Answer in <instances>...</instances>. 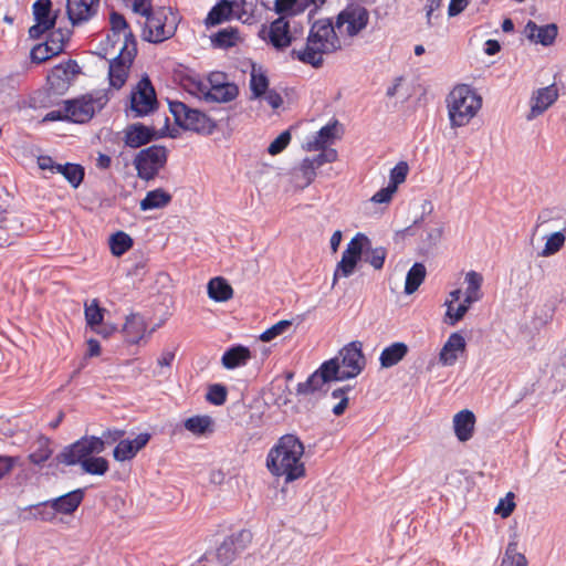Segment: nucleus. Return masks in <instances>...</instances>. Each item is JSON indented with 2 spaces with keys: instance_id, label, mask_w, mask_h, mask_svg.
Masks as SVG:
<instances>
[{
  "instance_id": "8",
  "label": "nucleus",
  "mask_w": 566,
  "mask_h": 566,
  "mask_svg": "<svg viewBox=\"0 0 566 566\" xmlns=\"http://www.w3.org/2000/svg\"><path fill=\"white\" fill-rule=\"evenodd\" d=\"M104 451V441L95 436L83 437L74 443L65 447L57 454L56 460L65 465L82 464L92 454Z\"/></svg>"
},
{
  "instance_id": "18",
  "label": "nucleus",
  "mask_w": 566,
  "mask_h": 566,
  "mask_svg": "<svg viewBox=\"0 0 566 566\" xmlns=\"http://www.w3.org/2000/svg\"><path fill=\"white\" fill-rule=\"evenodd\" d=\"M289 15L280 14L269 27V30L262 29L260 36L266 40L275 49L282 50L291 45L292 34L290 22L286 20Z\"/></svg>"
},
{
  "instance_id": "9",
  "label": "nucleus",
  "mask_w": 566,
  "mask_h": 566,
  "mask_svg": "<svg viewBox=\"0 0 566 566\" xmlns=\"http://www.w3.org/2000/svg\"><path fill=\"white\" fill-rule=\"evenodd\" d=\"M366 244H369V239L364 233L359 232L352 238L334 271L333 285L339 277H348L355 272Z\"/></svg>"
},
{
  "instance_id": "4",
  "label": "nucleus",
  "mask_w": 566,
  "mask_h": 566,
  "mask_svg": "<svg viewBox=\"0 0 566 566\" xmlns=\"http://www.w3.org/2000/svg\"><path fill=\"white\" fill-rule=\"evenodd\" d=\"M178 22L177 13L170 8H159L146 18L144 39L151 43H161L175 35Z\"/></svg>"
},
{
  "instance_id": "27",
  "label": "nucleus",
  "mask_w": 566,
  "mask_h": 566,
  "mask_svg": "<svg viewBox=\"0 0 566 566\" xmlns=\"http://www.w3.org/2000/svg\"><path fill=\"white\" fill-rule=\"evenodd\" d=\"M326 0H275L274 9L279 14L298 15L311 6L315 10L324 6Z\"/></svg>"
},
{
  "instance_id": "51",
  "label": "nucleus",
  "mask_w": 566,
  "mask_h": 566,
  "mask_svg": "<svg viewBox=\"0 0 566 566\" xmlns=\"http://www.w3.org/2000/svg\"><path fill=\"white\" fill-rule=\"evenodd\" d=\"M326 384L325 380L321 379V375L314 371L304 382H300L296 387L297 395L307 396L321 390Z\"/></svg>"
},
{
  "instance_id": "6",
  "label": "nucleus",
  "mask_w": 566,
  "mask_h": 566,
  "mask_svg": "<svg viewBox=\"0 0 566 566\" xmlns=\"http://www.w3.org/2000/svg\"><path fill=\"white\" fill-rule=\"evenodd\" d=\"M168 149L161 145H151L142 149L134 158L137 176L146 181L153 180L166 166Z\"/></svg>"
},
{
  "instance_id": "12",
  "label": "nucleus",
  "mask_w": 566,
  "mask_h": 566,
  "mask_svg": "<svg viewBox=\"0 0 566 566\" xmlns=\"http://www.w3.org/2000/svg\"><path fill=\"white\" fill-rule=\"evenodd\" d=\"M101 10V0H65V14L72 27L94 20Z\"/></svg>"
},
{
  "instance_id": "31",
  "label": "nucleus",
  "mask_w": 566,
  "mask_h": 566,
  "mask_svg": "<svg viewBox=\"0 0 566 566\" xmlns=\"http://www.w3.org/2000/svg\"><path fill=\"white\" fill-rule=\"evenodd\" d=\"M250 359V349L245 346L237 345L224 352L221 361L227 369H234L244 366Z\"/></svg>"
},
{
  "instance_id": "23",
  "label": "nucleus",
  "mask_w": 566,
  "mask_h": 566,
  "mask_svg": "<svg viewBox=\"0 0 566 566\" xmlns=\"http://www.w3.org/2000/svg\"><path fill=\"white\" fill-rule=\"evenodd\" d=\"M526 38L534 42L539 43L544 46L552 45L558 34V28L555 23L546 25H537L534 21L530 20L525 25Z\"/></svg>"
},
{
  "instance_id": "26",
  "label": "nucleus",
  "mask_w": 566,
  "mask_h": 566,
  "mask_svg": "<svg viewBox=\"0 0 566 566\" xmlns=\"http://www.w3.org/2000/svg\"><path fill=\"white\" fill-rule=\"evenodd\" d=\"M84 496V490L76 489L59 497L48 500V503L54 506L56 514L71 515L78 509Z\"/></svg>"
},
{
  "instance_id": "53",
  "label": "nucleus",
  "mask_w": 566,
  "mask_h": 566,
  "mask_svg": "<svg viewBox=\"0 0 566 566\" xmlns=\"http://www.w3.org/2000/svg\"><path fill=\"white\" fill-rule=\"evenodd\" d=\"M33 511V517L42 522H53L56 518V512L48 501L34 504L30 506Z\"/></svg>"
},
{
  "instance_id": "62",
  "label": "nucleus",
  "mask_w": 566,
  "mask_h": 566,
  "mask_svg": "<svg viewBox=\"0 0 566 566\" xmlns=\"http://www.w3.org/2000/svg\"><path fill=\"white\" fill-rule=\"evenodd\" d=\"M125 3L133 10V12L145 18L155 11L153 10L151 0H125Z\"/></svg>"
},
{
  "instance_id": "37",
  "label": "nucleus",
  "mask_w": 566,
  "mask_h": 566,
  "mask_svg": "<svg viewBox=\"0 0 566 566\" xmlns=\"http://www.w3.org/2000/svg\"><path fill=\"white\" fill-rule=\"evenodd\" d=\"M210 83V76L208 78H201L199 75H186L181 80V85L189 94L205 99L207 98L208 87Z\"/></svg>"
},
{
  "instance_id": "32",
  "label": "nucleus",
  "mask_w": 566,
  "mask_h": 566,
  "mask_svg": "<svg viewBox=\"0 0 566 566\" xmlns=\"http://www.w3.org/2000/svg\"><path fill=\"white\" fill-rule=\"evenodd\" d=\"M208 296L214 302H227L233 297V289L222 276H216L208 282Z\"/></svg>"
},
{
  "instance_id": "41",
  "label": "nucleus",
  "mask_w": 566,
  "mask_h": 566,
  "mask_svg": "<svg viewBox=\"0 0 566 566\" xmlns=\"http://www.w3.org/2000/svg\"><path fill=\"white\" fill-rule=\"evenodd\" d=\"M426 266L422 263H415L407 273L405 293H415L426 279Z\"/></svg>"
},
{
  "instance_id": "3",
  "label": "nucleus",
  "mask_w": 566,
  "mask_h": 566,
  "mask_svg": "<svg viewBox=\"0 0 566 566\" xmlns=\"http://www.w3.org/2000/svg\"><path fill=\"white\" fill-rule=\"evenodd\" d=\"M451 128L467 126L482 107L481 95L468 84H458L446 98Z\"/></svg>"
},
{
  "instance_id": "35",
  "label": "nucleus",
  "mask_w": 566,
  "mask_h": 566,
  "mask_svg": "<svg viewBox=\"0 0 566 566\" xmlns=\"http://www.w3.org/2000/svg\"><path fill=\"white\" fill-rule=\"evenodd\" d=\"M53 454L51 448V440L41 434L36 438L32 451L29 453L28 459L35 465H41L46 462Z\"/></svg>"
},
{
  "instance_id": "60",
  "label": "nucleus",
  "mask_w": 566,
  "mask_h": 566,
  "mask_svg": "<svg viewBox=\"0 0 566 566\" xmlns=\"http://www.w3.org/2000/svg\"><path fill=\"white\" fill-rule=\"evenodd\" d=\"M350 390V387L347 386V387H343V388H337L335 390H333L332 392V397L337 399L339 398V402L336 403L334 407H333V413L337 417L342 416L345 410L347 409L348 407V397H347V392Z\"/></svg>"
},
{
  "instance_id": "1",
  "label": "nucleus",
  "mask_w": 566,
  "mask_h": 566,
  "mask_svg": "<svg viewBox=\"0 0 566 566\" xmlns=\"http://www.w3.org/2000/svg\"><path fill=\"white\" fill-rule=\"evenodd\" d=\"M303 442L294 434H284L270 449L266 455V469L276 478H283L286 483L302 479L306 474L302 461Z\"/></svg>"
},
{
  "instance_id": "24",
  "label": "nucleus",
  "mask_w": 566,
  "mask_h": 566,
  "mask_svg": "<svg viewBox=\"0 0 566 566\" xmlns=\"http://www.w3.org/2000/svg\"><path fill=\"white\" fill-rule=\"evenodd\" d=\"M467 343L460 333H452L439 354V361L443 366H452L458 360L459 354L465 352Z\"/></svg>"
},
{
  "instance_id": "54",
  "label": "nucleus",
  "mask_w": 566,
  "mask_h": 566,
  "mask_svg": "<svg viewBox=\"0 0 566 566\" xmlns=\"http://www.w3.org/2000/svg\"><path fill=\"white\" fill-rule=\"evenodd\" d=\"M55 55L57 54L46 42L34 45L30 52L31 61L36 64L43 63Z\"/></svg>"
},
{
  "instance_id": "10",
  "label": "nucleus",
  "mask_w": 566,
  "mask_h": 566,
  "mask_svg": "<svg viewBox=\"0 0 566 566\" xmlns=\"http://www.w3.org/2000/svg\"><path fill=\"white\" fill-rule=\"evenodd\" d=\"M369 22L368 10L360 4H348L343 9L335 21L340 35L355 36L359 34Z\"/></svg>"
},
{
  "instance_id": "42",
  "label": "nucleus",
  "mask_w": 566,
  "mask_h": 566,
  "mask_svg": "<svg viewBox=\"0 0 566 566\" xmlns=\"http://www.w3.org/2000/svg\"><path fill=\"white\" fill-rule=\"evenodd\" d=\"M52 2L51 0H36L33 3V15L36 22H41L42 25L50 24L55 25L57 12L51 14Z\"/></svg>"
},
{
  "instance_id": "61",
  "label": "nucleus",
  "mask_w": 566,
  "mask_h": 566,
  "mask_svg": "<svg viewBox=\"0 0 566 566\" xmlns=\"http://www.w3.org/2000/svg\"><path fill=\"white\" fill-rule=\"evenodd\" d=\"M291 133L289 130L282 132L268 147V153L275 156L282 153L291 142Z\"/></svg>"
},
{
  "instance_id": "21",
  "label": "nucleus",
  "mask_w": 566,
  "mask_h": 566,
  "mask_svg": "<svg viewBox=\"0 0 566 566\" xmlns=\"http://www.w3.org/2000/svg\"><path fill=\"white\" fill-rule=\"evenodd\" d=\"M558 88L555 84L538 88L531 98V113L528 119L547 111L558 98Z\"/></svg>"
},
{
  "instance_id": "30",
  "label": "nucleus",
  "mask_w": 566,
  "mask_h": 566,
  "mask_svg": "<svg viewBox=\"0 0 566 566\" xmlns=\"http://www.w3.org/2000/svg\"><path fill=\"white\" fill-rule=\"evenodd\" d=\"M123 331L128 343L138 344L146 334L147 323L142 315L130 314L126 318Z\"/></svg>"
},
{
  "instance_id": "15",
  "label": "nucleus",
  "mask_w": 566,
  "mask_h": 566,
  "mask_svg": "<svg viewBox=\"0 0 566 566\" xmlns=\"http://www.w3.org/2000/svg\"><path fill=\"white\" fill-rule=\"evenodd\" d=\"M251 539L252 534L248 530H241L240 532L228 536L216 551L218 562L224 566L229 565L235 559L238 554L247 548Z\"/></svg>"
},
{
  "instance_id": "7",
  "label": "nucleus",
  "mask_w": 566,
  "mask_h": 566,
  "mask_svg": "<svg viewBox=\"0 0 566 566\" xmlns=\"http://www.w3.org/2000/svg\"><path fill=\"white\" fill-rule=\"evenodd\" d=\"M106 103L104 95L84 94L74 99L64 102V117L66 120L83 124L88 122L96 111Z\"/></svg>"
},
{
  "instance_id": "29",
  "label": "nucleus",
  "mask_w": 566,
  "mask_h": 566,
  "mask_svg": "<svg viewBox=\"0 0 566 566\" xmlns=\"http://www.w3.org/2000/svg\"><path fill=\"white\" fill-rule=\"evenodd\" d=\"M234 19L230 0H218L205 18L207 28L219 25Z\"/></svg>"
},
{
  "instance_id": "11",
  "label": "nucleus",
  "mask_w": 566,
  "mask_h": 566,
  "mask_svg": "<svg viewBox=\"0 0 566 566\" xmlns=\"http://www.w3.org/2000/svg\"><path fill=\"white\" fill-rule=\"evenodd\" d=\"M136 54L137 48H135L133 42L119 48L118 54L109 63L108 77L111 86L118 90L125 85Z\"/></svg>"
},
{
  "instance_id": "44",
  "label": "nucleus",
  "mask_w": 566,
  "mask_h": 566,
  "mask_svg": "<svg viewBox=\"0 0 566 566\" xmlns=\"http://www.w3.org/2000/svg\"><path fill=\"white\" fill-rule=\"evenodd\" d=\"M363 256L364 261L370 264L375 270H381L387 258V250L384 247L373 248L369 243L365 245Z\"/></svg>"
},
{
  "instance_id": "17",
  "label": "nucleus",
  "mask_w": 566,
  "mask_h": 566,
  "mask_svg": "<svg viewBox=\"0 0 566 566\" xmlns=\"http://www.w3.org/2000/svg\"><path fill=\"white\" fill-rule=\"evenodd\" d=\"M208 91L206 102L228 103L239 94L238 86L227 82V75L222 72L210 74Z\"/></svg>"
},
{
  "instance_id": "22",
  "label": "nucleus",
  "mask_w": 566,
  "mask_h": 566,
  "mask_svg": "<svg viewBox=\"0 0 566 566\" xmlns=\"http://www.w3.org/2000/svg\"><path fill=\"white\" fill-rule=\"evenodd\" d=\"M156 137V129L140 123L128 125L124 129V143L130 148H139Z\"/></svg>"
},
{
  "instance_id": "46",
  "label": "nucleus",
  "mask_w": 566,
  "mask_h": 566,
  "mask_svg": "<svg viewBox=\"0 0 566 566\" xmlns=\"http://www.w3.org/2000/svg\"><path fill=\"white\" fill-rule=\"evenodd\" d=\"M212 419L209 416H193L188 418L184 426L186 430L190 431L193 434L201 436L207 431H212Z\"/></svg>"
},
{
  "instance_id": "56",
  "label": "nucleus",
  "mask_w": 566,
  "mask_h": 566,
  "mask_svg": "<svg viewBox=\"0 0 566 566\" xmlns=\"http://www.w3.org/2000/svg\"><path fill=\"white\" fill-rule=\"evenodd\" d=\"M471 305L472 304L467 303L464 300L463 303L459 304L458 306H454V304L447 306V323L450 325H455L463 318Z\"/></svg>"
},
{
  "instance_id": "34",
  "label": "nucleus",
  "mask_w": 566,
  "mask_h": 566,
  "mask_svg": "<svg viewBox=\"0 0 566 566\" xmlns=\"http://www.w3.org/2000/svg\"><path fill=\"white\" fill-rule=\"evenodd\" d=\"M408 353V346L405 343L397 342L385 347L379 356L381 367L389 368L397 365Z\"/></svg>"
},
{
  "instance_id": "58",
  "label": "nucleus",
  "mask_w": 566,
  "mask_h": 566,
  "mask_svg": "<svg viewBox=\"0 0 566 566\" xmlns=\"http://www.w3.org/2000/svg\"><path fill=\"white\" fill-rule=\"evenodd\" d=\"M409 171V166L406 161H399L391 170H390V181L389 186H394V189L397 190L398 186L405 182L407 175Z\"/></svg>"
},
{
  "instance_id": "38",
  "label": "nucleus",
  "mask_w": 566,
  "mask_h": 566,
  "mask_svg": "<svg viewBox=\"0 0 566 566\" xmlns=\"http://www.w3.org/2000/svg\"><path fill=\"white\" fill-rule=\"evenodd\" d=\"M465 302L469 304L479 302L483 296V293L481 291L483 276L476 271H469L465 274Z\"/></svg>"
},
{
  "instance_id": "57",
  "label": "nucleus",
  "mask_w": 566,
  "mask_h": 566,
  "mask_svg": "<svg viewBox=\"0 0 566 566\" xmlns=\"http://www.w3.org/2000/svg\"><path fill=\"white\" fill-rule=\"evenodd\" d=\"M234 20L248 22L251 18L252 10L249 8L247 0H230Z\"/></svg>"
},
{
  "instance_id": "19",
  "label": "nucleus",
  "mask_w": 566,
  "mask_h": 566,
  "mask_svg": "<svg viewBox=\"0 0 566 566\" xmlns=\"http://www.w3.org/2000/svg\"><path fill=\"white\" fill-rule=\"evenodd\" d=\"M109 24L111 33L107 35L108 41L120 42V46H125L133 42L135 48H137L136 38L122 13L112 11L109 14Z\"/></svg>"
},
{
  "instance_id": "55",
  "label": "nucleus",
  "mask_w": 566,
  "mask_h": 566,
  "mask_svg": "<svg viewBox=\"0 0 566 566\" xmlns=\"http://www.w3.org/2000/svg\"><path fill=\"white\" fill-rule=\"evenodd\" d=\"M291 325H292L291 321L282 319V321L277 322L276 324H274L273 326H271L270 328L265 329L260 335V339L262 342H271L275 337L285 333L287 331V328L291 327Z\"/></svg>"
},
{
  "instance_id": "16",
  "label": "nucleus",
  "mask_w": 566,
  "mask_h": 566,
  "mask_svg": "<svg viewBox=\"0 0 566 566\" xmlns=\"http://www.w3.org/2000/svg\"><path fill=\"white\" fill-rule=\"evenodd\" d=\"M338 361L344 370L340 378H354L361 373L365 366V357L361 352V343L356 340L344 346L339 350Z\"/></svg>"
},
{
  "instance_id": "13",
  "label": "nucleus",
  "mask_w": 566,
  "mask_h": 566,
  "mask_svg": "<svg viewBox=\"0 0 566 566\" xmlns=\"http://www.w3.org/2000/svg\"><path fill=\"white\" fill-rule=\"evenodd\" d=\"M157 107L155 88L148 77H143L132 92L130 108L135 116H145Z\"/></svg>"
},
{
  "instance_id": "14",
  "label": "nucleus",
  "mask_w": 566,
  "mask_h": 566,
  "mask_svg": "<svg viewBox=\"0 0 566 566\" xmlns=\"http://www.w3.org/2000/svg\"><path fill=\"white\" fill-rule=\"evenodd\" d=\"M80 73L81 67L75 60L55 65L46 76L50 90L55 94H63Z\"/></svg>"
},
{
  "instance_id": "33",
  "label": "nucleus",
  "mask_w": 566,
  "mask_h": 566,
  "mask_svg": "<svg viewBox=\"0 0 566 566\" xmlns=\"http://www.w3.org/2000/svg\"><path fill=\"white\" fill-rule=\"evenodd\" d=\"M105 308L99 306L98 300L94 298L91 303H85L84 305V315L87 326L95 333L102 334L104 336L107 333H104L101 329V324L104 319Z\"/></svg>"
},
{
  "instance_id": "50",
  "label": "nucleus",
  "mask_w": 566,
  "mask_h": 566,
  "mask_svg": "<svg viewBox=\"0 0 566 566\" xmlns=\"http://www.w3.org/2000/svg\"><path fill=\"white\" fill-rule=\"evenodd\" d=\"M71 33L69 29L53 30L45 42L53 49V52L60 54L64 50L65 43L70 40Z\"/></svg>"
},
{
  "instance_id": "28",
  "label": "nucleus",
  "mask_w": 566,
  "mask_h": 566,
  "mask_svg": "<svg viewBox=\"0 0 566 566\" xmlns=\"http://www.w3.org/2000/svg\"><path fill=\"white\" fill-rule=\"evenodd\" d=\"M337 122L329 123L323 126L316 135H314L311 139H308L303 148L307 151H316L319 149L327 148L328 145L333 144L335 139Z\"/></svg>"
},
{
  "instance_id": "2",
  "label": "nucleus",
  "mask_w": 566,
  "mask_h": 566,
  "mask_svg": "<svg viewBox=\"0 0 566 566\" xmlns=\"http://www.w3.org/2000/svg\"><path fill=\"white\" fill-rule=\"evenodd\" d=\"M340 48L335 24L328 19H322L312 25L305 48L293 50L292 55L305 64L319 67L323 64L324 54L333 53Z\"/></svg>"
},
{
  "instance_id": "64",
  "label": "nucleus",
  "mask_w": 566,
  "mask_h": 566,
  "mask_svg": "<svg viewBox=\"0 0 566 566\" xmlns=\"http://www.w3.org/2000/svg\"><path fill=\"white\" fill-rule=\"evenodd\" d=\"M514 495L513 493H509L505 499H501L494 512L502 517H509L514 511Z\"/></svg>"
},
{
  "instance_id": "40",
  "label": "nucleus",
  "mask_w": 566,
  "mask_h": 566,
  "mask_svg": "<svg viewBox=\"0 0 566 566\" xmlns=\"http://www.w3.org/2000/svg\"><path fill=\"white\" fill-rule=\"evenodd\" d=\"M55 174H61L73 188H77L84 179L85 171L80 164H59Z\"/></svg>"
},
{
  "instance_id": "59",
  "label": "nucleus",
  "mask_w": 566,
  "mask_h": 566,
  "mask_svg": "<svg viewBox=\"0 0 566 566\" xmlns=\"http://www.w3.org/2000/svg\"><path fill=\"white\" fill-rule=\"evenodd\" d=\"M227 396V388L222 385L214 384L209 387L206 398L210 403L221 406L226 402Z\"/></svg>"
},
{
  "instance_id": "49",
  "label": "nucleus",
  "mask_w": 566,
  "mask_h": 566,
  "mask_svg": "<svg viewBox=\"0 0 566 566\" xmlns=\"http://www.w3.org/2000/svg\"><path fill=\"white\" fill-rule=\"evenodd\" d=\"M82 470L85 473L92 475H104L109 468L108 461L102 457H90L81 464Z\"/></svg>"
},
{
  "instance_id": "52",
  "label": "nucleus",
  "mask_w": 566,
  "mask_h": 566,
  "mask_svg": "<svg viewBox=\"0 0 566 566\" xmlns=\"http://www.w3.org/2000/svg\"><path fill=\"white\" fill-rule=\"evenodd\" d=\"M566 235L563 231H557L552 233L544 245V249L541 252L542 256H551L557 253L565 244Z\"/></svg>"
},
{
  "instance_id": "36",
  "label": "nucleus",
  "mask_w": 566,
  "mask_h": 566,
  "mask_svg": "<svg viewBox=\"0 0 566 566\" xmlns=\"http://www.w3.org/2000/svg\"><path fill=\"white\" fill-rule=\"evenodd\" d=\"M172 197L166 190L158 188L155 190H150L146 193L145 198L140 201V210H154L161 209L168 206L171 201Z\"/></svg>"
},
{
  "instance_id": "47",
  "label": "nucleus",
  "mask_w": 566,
  "mask_h": 566,
  "mask_svg": "<svg viewBox=\"0 0 566 566\" xmlns=\"http://www.w3.org/2000/svg\"><path fill=\"white\" fill-rule=\"evenodd\" d=\"M250 88L253 98H260L269 91L268 76L260 70L252 69Z\"/></svg>"
},
{
  "instance_id": "5",
  "label": "nucleus",
  "mask_w": 566,
  "mask_h": 566,
  "mask_svg": "<svg viewBox=\"0 0 566 566\" xmlns=\"http://www.w3.org/2000/svg\"><path fill=\"white\" fill-rule=\"evenodd\" d=\"M169 109L175 123L187 130L210 135L216 129V123L199 109L190 108L182 102L170 101Z\"/></svg>"
},
{
  "instance_id": "39",
  "label": "nucleus",
  "mask_w": 566,
  "mask_h": 566,
  "mask_svg": "<svg viewBox=\"0 0 566 566\" xmlns=\"http://www.w3.org/2000/svg\"><path fill=\"white\" fill-rule=\"evenodd\" d=\"M240 32L238 28L228 27L221 29L216 34L211 36V42L213 46L220 49H229L237 45L240 42Z\"/></svg>"
},
{
  "instance_id": "48",
  "label": "nucleus",
  "mask_w": 566,
  "mask_h": 566,
  "mask_svg": "<svg viewBox=\"0 0 566 566\" xmlns=\"http://www.w3.org/2000/svg\"><path fill=\"white\" fill-rule=\"evenodd\" d=\"M501 566H527L525 555L517 552V543L510 542L507 544Z\"/></svg>"
},
{
  "instance_id": "45",
  "label": "nucleus",
  "mask_w": 566,
  "mask_h": 566,
  "mask_svg": "<svg viewBox=\"0 0 566 566\" xmlns=\"http://www.w3.org/2000/svg\"><path fill=\"white\" fill-rule=\"evenodd\" d=\"M316 371L321 375V379L325 380L326 382L346 379L340 378L344 370L339 365L338 358H332L327 361H324Z\"/></svg>"
},
{
  "instance_id": "43",
  "label": "nucleus",
  "mask_w": 566,
  "mask_h": 566,
  "mask_svg": "<svg viewBox=\"0 0 566 566\" xmlns=\"http://www.w3.org/2000/svg\"><path fill=\"white\" fill-rule=\"evenodd\" d=\"M109 249L114 256H120L132 249L134 241L129 234L124 231H117L109 237Z\"/></svg>"
},
{
  "instance_id": "25",
  "label": "nucleus",
  "mask_w": 566,
  "mask_h": 566,
  "mask_svg": "<svg viewBox=\"0 0 566 566\" xmlns=\"http://www.w3.org/2000/svg\"><path fill=\"white\" fill-rule=\"evenodd\" d=\"M475 422V415L469 409H463L453 416V430L460 442H465L473 437Z\"/></svg>"
},
{
  "instance_id": "20",
  "label": "nucleus",
  "mask_w": 566,
  "mask_h": 566,
  "mask_svg": "<svg viewBox=\"0 0 566 566\" xmlns=\"http://www.w3.org/2000/svg\"><path fill=\"white\" fill-rule=\"evenodd\" d=\"M150 440L148 432L139 433L135 439L120 440L113 451V457L118 462L129 461L144 449Z\"/></svg>"
},
{
  "instance_id": "63",
  "label": "nucleus",
  "mask_w": 566,
  "mask_h": 566,
  "mask_svg": "<svg viewBox=\"0 0 566 566\" xmlns=\"http://www.w3.org/2000/svg\"><path fill=\"white\" fill-rule=\"evenodd\" d=\"M319 150H321V153L318 155H316L313 158H310V160L317 168H319L324 164L334 163L337 159V151L335 149L324 148V149H319Z\"/></svg>"
}]
</instances>
